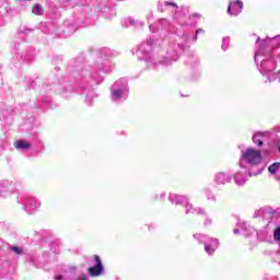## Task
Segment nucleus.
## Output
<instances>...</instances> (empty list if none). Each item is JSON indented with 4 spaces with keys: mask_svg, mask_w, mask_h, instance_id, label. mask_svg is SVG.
Returning <instances> with one entry per match:
<instances>
[{
    "mask_svg": "<svg viewBox=\"0 0 280 280\" xmlns=\"http://www.w3.org/2000/svg\"><path fill=\"white\" fill-rule=\"evenodd\" d=\"M264 161V154L261 150L255 148H247L241 153V167H248L249 176H259L264 172V167H260Z\"/></svg>",
    "mask_w": 280,
    "mask_h": 280,
    "instance_id": "1",
    "label": "nucleus"
},
{
    "mask_svg": "<svg viewBox=\"0 0 280 280\" xmlns=\"http://www.w3.org/2000/svg\"><path fill=\"white\" fill-rule=\"evenodd\" d=\"M92 261L94 266L88 268L90 277H101V275H104V264H102L100 255H93Z\"/></svg>",
    "mask_w": 280,
    "mask_h": 280,
    "instance_id": "2",
    "label": "nucleus"
},
{
    "mask_svg": "<svg viewBox=\"0 0 280 280\" xmlns=\"http://www.w3.org/2000/svg\"><path fill=\"white\" fill-rule=\"evenodd\" d=\"M218 248H220V241L218 238H210L205 242V250L208 255H213Z\"/></svg>",
    "mask_w": 280,
    "mask_h": 280,
    "instance_id": "3",
    "label": "nucleus"
},
{
    "mask_svg": "<svg viewBox=\"0 0 280 280\" xmlns=\"http://www.w3.org/2000/svg\"><path fill=\"white\" fill-rule=\"evenodd\" d=\"M243 9H244V3H242V1L240 0H236L230 3L228 8V13H230L231 16H237V14H241Z\"/></svg>",
    "mask_w": 280,
    "mask_h": 280,
    "instance_id": "4",
    "label": "nucleus"
},
{
    "mask_svg": "<svg viewBox=\"0 0 280 280\" xmlns=\"http://www.w3.org/2000/svg\"><path fill=\"white\" fill-rule=\"evenodd\" d=\"M171 202H175V205H184L187 209L186 213H189V209H191V205L187 201V198L180 195H170Z\"/></svg>",
    "mask_w": 280,
    "mask_h": 280,
    "instance_id": "5",
    "label": "nucleus"
},
{
    "mask_svg": "<svg viewBox=\"0 0 280 280\" xmlns=\"http://www.w3.org/2000/svg\"><path fill=\"white\" fill-rule=\"evenodd\" d=\"M268 135V132H255L253 136V142L258 145V148H261L264 145V138Z\"/></svg>",
    "mask_w": 280,
    "mask_h": 280,
    "instance_id": "6",
    "label": "nucleus"
},
{
    "mask_svg": "<svg viewBox=\"0 0 280 280\" xmlns=\"http://www.w3.org/2000/svg\"><path fill=\"white\" fill-rule=\"evenodd\" d=\"M13 145L16 150H30L32 148V143H30L25 140H16L13 143Z\"/></svg>",
    "mask_w": 280,
    "mask_h": 280,
    "instance_id": "7",
    "label": "nucleus"
},
{
    "mask_svg": "<svg viewBox=\"0 0 280 280\" xmlns=\"http://www.w3.org/2000/svg\"><path fill=\"white\" fill-rule=\"evenodd\" d=\"M234 180H235L236 185L242 186V185L246 184V180H248V178H246L243 173H236L234 176Z\"/></svg>",
    "mask_w": 280,
    "mask_h": 280,
    "instance_id": "8",
    "label": "nucleus"
},
{
    "mask_svg": "<svg viewBox=\"0 0 280 280\" xmlns=\"http://www.w3.org/2000/svg\"><path fill=\"white\" fill-rule=\"evenodd\" d=\"M231 180V177L224 173H219L217 175V183H220L221 185H224L225 183H229Z\"/></svg>",
    "mask_w": 280,
    "mask_h": 280,
    "instance_id": "9",
    "label": "nucleus"
},
{
    "mask_svg": "<svg viewBox=\"0 0 280 280\" xmlns=\"http://www.w3.org/2000/svg\"><path fill=\"white\" fill-rule=\"evenodd\" d=\"M279 167H280V163L279 162H276V163L271 164L268 167L269 174H277V172L279 171Z\"/></svg>",
    "mask_w": 280,
    "mask_h": 280,
    "instance_id": "10",
    "label": "nucleus"
},
{
    "mask_svg": "<svg viewBox=\"0 0 280 280\" xmlns=\"http://www.w3.org/2000/svg\"><path fill=\"white\" fill-rule=\"evenodd\" d=\"M32 12L33 14H36V16H40V14H43V7H40V4H35L32 8Z\"/></svg>",
    "mask_w": 280,
    "mask_h": 280,
    "instance_id": "11",
    "label": "nucleus"
},
{
    "mask_svg": "<svg viewBox=\"0 0 280 280\" xmlns=\"http://www.w3.org/2000/svg\"><path fill=\"white\" fill-rule=\"evenodd\" d=\"M10 250L15 253V255H23V249L21 247H19V246H11Z\"/></svg>",
    "mask_w": 280,
    "mask_h": 280,
    "instance_id": "12",
    "label": "nucleus"
},
{
    "mask_svg": "<svg viewBox=\"0 0 280 280\" xmlns=\"http://www.w3.org/2000/svg\"><path fill=\"white\" fill-rule=\"evenodd\" d=\"M229 43H231V38L224 37L222 40V49L224 50L229 49Z\"/></svg>",
    "mask_w": 280,
    "mask_h": 280,
    "instance_id": "13",
    "label": "nucleus"
},
{
    "mask_svg": "<svg viewBox=\"0 0 280 280\" xmlns=\"http://www.w3.org/2000/svg\"><path fill=\"white\" fill-rule=\"evenodd\" d=\"M112 97H113V100H119V97H121V90H115L112 93Z\"/></svg>",
    "mask_w": 280,
    "mask_h": 280,
    "instance_id": "14",
    "label": "nucleus"
},
{
    "mask_svg": "<svg viewBox=\"0 0 280 280\" xmlns=\"http://www.w3.org/2000/svg\"><path fill=\"white\" fill-rule=\"evenodd\" d=\"M273 237H275V240L280 242V226L276 229V231L273 233Z\"/></svg>",
    "mask_w": 280,
    "mask_h": 280,
    "instance_id": "15",
    "label": "nucleus"
},
{
    "mask_svg": "<svg viewBox=\"0 0 280 280\" xmlns=\"http://www.w3.org/2000/svg\"><path fill=\"white\" fill-rule=\"evenodd\" d=\"M269 82H275V80H280V71L277 74H272V77H268Z\"/></svg>",
    "mask_w": 280,
    "mask_h": 280,
    "instance_id": "16",
    "label": "nucleus"
},
{
    "mask_svg": "<svg viewBox=\"0 0 280 280\" xmlns=\"http://www.w3.org/2000/svg\"><path fill=\"white\" fill-rule=\"evenodd\" d=\"M78 280H88V278L84 275H82V276L79 277Z\"/></svg>",
    "mask_w": 280,
    "mask_h": 280,
    "instance_id": "17",
    "label": "nucleus"
},
{
    "mask_svg": "<svg viewBox=\"0 0 280 280\" xmlns=\"http://www.w3.org/2000/svg\"><path fill=\"white\" fill-rule=\"evenodd\" d=\"M233 233H234V235H237L240 233V230L234 229Z\"/></svg>",
    "mask_w": 280,
    "mask_h": 280,
    "instance_id": "18",
    "label": "nucleus"
},
{
    "mask_svg": "<svg viewBox=\"0 0 280 280\" xmlns=\"http://www.w3.org/2000/svg\"><path fill=\"white\" fill-rule=\"evenodd\" d=\"M194 237H195L196 240H201L199 234H195Z\"/></svg>",
    "mask_w": 280,
    "mask_h": 280,
    "instance_id": "19",
    "label": "nucleus"
},
{
    "mask_svg": "<svg viewBox=\"0 0 280 280\" xmlns=\"http://www.w3.org/2000/svg\"><path fill=\"white\" fill-rule=\"evenodd\" d=\"M192 16H196L197 19H200V14H198V13L192 14Z\"/></svg>",
    "mask_w": 280,
    "mask_h": 280,
    "instance_id": "20",
    "label": "nucleus"
},
{
    "mask_svg": "<svg viewBox=\"0 0 280 280\" xmlns=\"http://www.w3.org/2000/svg\"><path fill=\"white\" fill-rule=\"evenodd\" d=\"M202 32L205 31H202L201 28L197 30V34H201Z\"/></svg>",
    "mask_w": 280,
    "mask_h": 280,
    "instance_id": "21",
    "label": "nucleus"
},
{
    "mask_svg": "<svg viewBox=\"0 0 280 280\" xmlns=\"http://www.w3.org/2000/svg\"><path fill=\"white\" fill-rule=\"evenodd\" d=\"M56 279H62L60 276H57Z\"/></svg>",
    "mask_w": 280,
    "mask_h": 280,
    "instance_id": "22",
    "label": "nucleus"
},
{
    "mask_svg": "<svg viewBox=\"0 0 280 280\" xmlns=\"http://www.w3.org/2000/svg\"><path fill=\"white\" fill-rule=\"evenodd\" d=\"M267 40H272V39H270V37H267Z\"/></svg>",
    "mask_w": 280,
    "mask_h": 280,
    "instance_id": "23",
    "label": "nucleus"
},
{
    "mask_svg": "<svg viewBox=\"0 0 280 280\" xmlns=\"http://www.w3.org/2000/svg\"><path fill=\"white\" fill-rule=\"evenodd\" d=\"M255 60L257 61V54H256V56H255Z\"/></svg>",
    "mask_w": 280,
    "mask_h": 280,
    "instance_id": "24",
    "label": "nucleus"
},
{
    "mask_svg": "<svg viewBox=\"0 0 280 280\" xmlns=\"http://www.w3.org/2000/svg\"><path fill=\"white\" fill-rule=\"evenodd\" d=\"M275 38H280V35H279V36H276Z\"/></svg>",
    "mask_w": 280,
    "mask_h": 280,
    "instance_id": "25",
    "label": "nucleus"
}]
</instances>
